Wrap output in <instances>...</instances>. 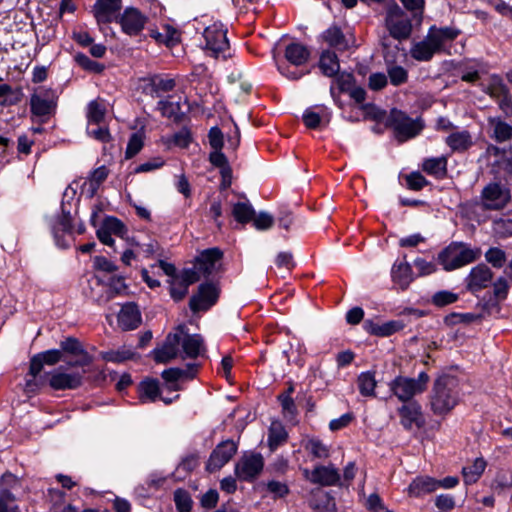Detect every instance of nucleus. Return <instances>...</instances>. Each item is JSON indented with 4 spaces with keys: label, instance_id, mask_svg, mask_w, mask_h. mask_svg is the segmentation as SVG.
Masks as SVG:
<instances>
[{
    "label": "nucleus",
    "instance_id": "19",
    "mask_svg": "<svg viewBox=\"0 0 512 512\" xmlns=\"http://www.w3.org/2000/svg\"><path fill=\"white\" fill-rule=\"evenodd\" d=\"M122 7V0H97L93 6V14L98 24L113 21Z\"/></svg>",
    "mask_w": 512,
    "mask_h": 512
},
{
    "label": "nucleus",
    "instance_id": "12",
    "mask_svg": "<svg viewBox=\"0 0 512 512\" xmlns=\"http://www.w3.org/2000/svg\"><path fill=\"white\" fill-rule=\"evenodd\" d=\"M175 333L179 334V347L181 346L184 357L195 359L205 351L201 335L188 334L184 325H179Z\"/></svg>",
    "mask_w": 512,
    "mask_h": 512
},
{
    "label": "nucleus",
    "instance_id": "18",
    "mask_svg": "<svg viewBox=\"0 0 512 512\" xmlns=\"http://www.w3.org/2000/svg\"><path fill=\"white\" fill-rule=\"evenodd\" d=\"M31 112L39 117L50 115L56 108V97L51 91L35 93L30 99Z\"/></svg>",
    "mask_w": 512,
    "mask_h": 512
},
{
    "label": "nucleus",
    "instance_id": "20",
    "mask_svg": "<svg viewBox=\"0 0 512 512\" xmlns=\"http://www.w3.org/2000/svg\"><path fill=\"white\" fill-rule=\"evenodd\" d=\"M487 133L491 139L498 143L512 140V125L499 116L487 118Z\"/></svg>",
    "mask_w": 512,
    "mask_h": 512
},
{
    "label": "nucleus",
    "instance_id": "48",
    "mask_svg": "<svg viewBox=\"0 0 512 512\" xmlns=\"http://www.w3.org/2000/svg\"><path fill=\"white\" fill-rule=\"evenodd\" d=\"M493 165H497L500 170L512 176V144L503 150L502 158L495 160Z\"/></svg>",
    "mask_w": 512,
    "mask_h": 512
},
{
    "label": "nucleus",
    "instance_id": "47",
    "mask_svg": "<svg viewBox=\"0 0 512 512\" xmlns=\"http://www.w3.org/2000/svg\"><path fill=\"white\" fill-rule=\"evenodd\" d=\"M15 496L9 490L0 491V512H14L17 509Z\"/></svg>",
    "mask_w": 512,
    "mask_h": 512
},
{
    "label": "nucleus",
    "instance_id": "49",
    "mask_svg": "<svg viewBox=\"0 0 512 512\" xmlns=\"http://www.w3.org/2000/svg\"><path fill=\"white\" fill-rule=\"evenodd\" d=\"M252 222L257 230H267L273 226L274 218L267 212H260L257 215L254 214Z\"/></svg>",
    "mask_w": 512,
    "mask_h": 512
},
{
    "label": "nucleus",
    "instance_id": "34",
    "mask_svg": "<svg viewBox=\"0 0 512 512\" xmlns=\"http://www.w3.org/2000/svg\"><path fill=\"white\" fill-rule=\"evenodd\" d=\"M486 467V461L483 458H476L472 465L463 467L462 474L466 484L477 482Z\"/></svg>",
    "mask_w": 512,
    "mask_h": 512
},
{
    "label": "nucleus",
    "instance_id": "54",
    "mask_svg": "<svg viewBox=\"0 0 512 512\" xmlns=\"http://www.w3.org/2000/svg\"><path fill=\"white\" fill-rule=\"evenodd\" d=\"M406 182L410 189L412 190H421L428 184V181L425 177L419 172H413L406 176Z\"/></svg>",
    "mask_w": 512,
    "mask_h": 512
},
{
    "label": "nucleus",
    "instance_id": "28",
    "mask_svg": "<svg viewBox=\"0 0 512 512\" xmlns=\"http://www.w3.org/2000/svg\"><path fill=\"white\" fill-rule=\"evenodd\" d=\"M139 399L142 403L154 402L160 396L159 382L147 378L138 386Z\"/></svg>",
    "mask_w": 512,
    "mask_h": 512
},
{
    "label": "nucleus",
    "instance_id": "55",
    "mask_svg": "<svg viewBox=\"0 0 512 512\" xmlns=\"http://www.w3.org/2000/svg\"><path fill=\"white\" fill-rule=\"evenodd\" d=\"M307 449L316 458H327L329 455L327 447L319 440H310Z\"/></svg>",
    "mask_w": 512,
    "mask_h": 512
},
{
    "label": "nucleus",
    "instance_id": "50",
    "mask_svg": "<svg viewBox=\"0 0 512 512\" xmlns=\"http://www.w3.org/2000/svg\"><path fill=\"white\" fill-rule=\"evenodd\" d=\"M143 147V140L140 134L134 133L130 137L127 148H126V158L134 157Z\"/></svg>",
    "mask_w": 512,
    "mask_h": 512
},
{
    "label": "nucleus",
    "instance_id": "42",
    "mask_svg": "<svg viewBox=\"0 0 512 512\" xmlns=\"http://www.w3.org/2000/svg\"><path fill=\"white\" fill-rule=\"evenodd\" d=\"M133 352L128 349L110 350L101 352L100 356L103 360L114 363H121L133 357Z\"/></svg>",
    "mask_w": 512,
    "mask_h": 512
},
{
    "label": "nucleus",
    "instance_id": "46",
    "mask_svg": "<svg viewBox=\"0 0 512 512\" xmlns=\"http://www.w3.org/2000/svg\"><path fill=\"white\" fill-rule=\"evenodd\" d=\"M457 300H458L457 294L450 292V291L442 290V291L436 292L432 296L431 302L437 307H444L446 305L456 302Z\"/></svg>",
    "mask_w": 512,
    "mask_h": 512
},
{
    "label": "nucleus",
    "instance_id": "7",
    "mask_svg": "<svg viewBox=\"0 0 512 512\" xmlns=\"http://www.w3.org/2000/svg\"><path fill=\"white\" fill-rule=\"evenodd\" d=\"M386 26L390 35L398 40L408 38L412 30L409 18L396 3L388 6Z\"/></svg>",
    "mask_w": 512,
    "mask_h": 512
},
{
    "label": "nucleus",
    "instance_id": "44",
    "mask_svg": "<svg viewBox=\"0 0 512 512\" xmlns=\"http://www.w3.org/2000/svg\"><path fill=\"white\" fill-rule=\"evenodd\" d=\"M485 259L495 268H501L506 262V253L497 247L490 248L485 253Z\"/></svg>",
    "mask_w": 512,
    "mask_h": 512
},
{
    "label": "nucleus",
    "instance_id": "14",
    "mask_svg": "<svg viewBox=\"0 0 512 512\" xmlns=\"http://www.w3.org/2000/svg\"><path fill=\"white\" fill-rule=\"evenodd\" d=\"M217 298L218 291L213 284H202L199 286L198 294L190 298V309L193 312L207 310L216 303Z\"/></svg>",
    "mask_w": 512,
    "mask_h": 512
},
{
    "label": "nucleus",
    "instance_id": "16",
    "mask_svg": "<svg viewBox=\"0 0 512 512\" xmlns=\"http://www.w3.org/2000/svg\"><path fill=\"white\" fill-rule=\"evenodd\" d=\"M493 272L485 264H478L473 267L466 278L467 289L471 292L480 291L491 283Z\"/></svg>",
    "mask_w": 512,
    "mask_h": 512
},
{
    "label": "nucleus",
    "instance_id": "41",
    "mask_svg": "<svg viewBox=\"0 0 512 512\" xmlns=\"http://www.w3.org/2000/svg\"><path fill=\"white\" fill-rule=\"evenodd\" d=\"M485 92L489 94L490 97L498 100L504 95H507L509 90L503 83V80L500 77L494 75L490 78L489 84L485 88Z\"/></svg>",
    "mask_w": 512,
    "mask_h": 512
},
{
    "label": "nucleus",
    "instance_id": "26",
    "mask_svg": "<svg viewBox=\"0 0 512 512\" xmlns=\"http://www.w3.org/2000/svg\"><path fill=\"white\" fill-rule=\"evenodd\" d=\"M436 491V479L430 476H418L408 486L410 497H422Z\"/></svg>",
    "mask_w": 512,
    "mask_h": 512
},
{
    "label": "nucleus",
    "instance_id": "59",
    "mask_svg": "<svg viewBox=\"0 0 512 512\" xmlns=\"http://www.w3.org/2000/svg\"><path fill=\"white\" fill-rule=\"evenodd\" d=\"M209 143L214 150H221L223 147V133L218 127H213L209 131Z\"/></svg>",
    "mask_w": 512,
    "mask_h": 512
},
{
    "label": "nucleus",
    "instance_id": "23",
    "mask_svg": "<svg viewBox=\"0 0 512 512\" xmlns=\"http://www.w3.org/2000/svg\"><path fill=\"white\" fill-rule=\"evenodd\" d=\"M401 424L406 429L413 426L420 427L423 424L421 407L416 402H409L399 408Z\"/></svg>",
    "mask_w": 512,
    "mask_h": 512
},
{
    "label": "nucleus",
    "instance_id": "5",
    "mask_svg": "<svg viewBox=\"0 0 512 512\" xmlns=\"http://www.w3.org/2000/svg\"><path fill=\"white\" fill-rule=\"evenodd\" d=\"M205 39V49L215 57L226 59L229 54V41L227 39V30L221 23H213L205 28L203 32Z\"/></svg>",
    "mask_w": 512,
    "mask_h": 512
},
{
    "label": "nucleus",
    "instance_id": "25",
    "mask_svg": "<svg viewBox=\"0 0 512 512\" xmlns=\"http://www.w3.org/2000/svg\"><path fill=\"white\" fill-rule=\"evenodd\" d=\"M284 57L291 65L299 67L308 62L310 51L305 45L293 42L286 46Z\"/></svg>",
    "mask_w": 512,
    "mask_h": 512
},
{
    "label": "nucleus",
    "instance_id": "10",
    "mask_svg": "<svg viewBox=\"0 0 512 512\" xmlns=\"http://www.w3.org/2000/svg\"><path fill=\"white\" fill-rule=\"evenodd\" d=\"M263 466L264 460L260 454L243 455L235 466V474L240 480L251 481L260 474Z\"/></svg>",
    "mask_w": 512,
    "mask_h": 512
},
{
    "label": "nucleus",
    "instance_id": "30",
    "mask_svg": "<svg viewBox=\"0 0 512 512\" xmlns=\"http://www.w3.org/2000/svg\"><path fill=\"white\" fill-rule=\"evenodd\" d=\"M198 365L188 364L185 369L169 368L162 372V378L168 383H175L179 379H192L197 373Z\"/></svg>",
    "mask_w": 512,
    "mask_h": 512
},
{
    "label": "nucleus",
    "instance_id": "64",
    "mask_svg": "<svg viewBox=\"0 0 512 512\" xmlns=\"http://www.w3.org/2000/svg\"><path fill=\"white\" fill-rule=\"evenodd\" d=\"M303 121L307 128L315 129L319 126L321 117L311 110H306L303 114Z\"/></svg>",
    "mask_w": 512,
    "mask_h": 512
},
{
    "label": "nucleus",
    "instance_id": "24",
    "mask_svg": "<svg viewBox=\"0 0 512 512\" xmlns=\"http://www.w3.org/2000/svg\"><path fill=\"white\" fill-rule=\"evenodd\" d=\"M141 323V314L134 303L123 305L118 314V324L123 330H133Z\"/></svg>",
    "mask_w": 512,
    "mask_h": 512
},
{
    "label": "nucleus",
    "instance_id": "35",
    "mask_svg": "<svg viewBox=\"0 0 512 512\" xmlns=\"http://www.w3.org/2000/svg\"><path fill=\"white\" fill-rule=\"evenodd\" d=\"M287 439V432L279 421H273L269 428L268 444L271 450H275Z\"/></svg>",
    "mask_w": 512,
    "mask_h": 512
},
{
    "label": "nucleus",
    "instance_id": "52",
    "mask_svg": "<svg viewBox=\"0 0 512 512\" xmlns=\"http://www.w3.org/2000/svg\"><path fill=\"white\" fill-rule=\"evenodd\" d=\"M87 133L94 139L107 143L111 139L110 132L107 127L99 126L97 128H93V125H87Z\"/></svg>",
    "mask_w": 512,
    "mask_h": 512
},
{
    "label": "nucleus",
    "instance_id": "8",
    "mask_svg": "<svg viewBox=\"0 0 512 512\" xmlns=\"http://www.w3.org/2000/svg\"><path fill=\"white\" fill-rule=\"evenodd\" d=\"M237 444L233 440L219 443L210 454L206 463V470L210 473L220 470L237 452Z\"/></svg>",
    "mask_w": 512,
    "mask_h": 512
},
{
    "label": "nucleus",
    "instance_id": "3",
    "mask_svg": "<svg viewBox=\"0 0 512 512\" xmlns=\"http://www.w3.org/2000/svg\"><path fill=\"white\" fill-rule=\"evenodd\" d=\"M480 255V249H472L463 243H452L438 255V260L444 270L452 271L476 261Z\"/></svg>",
    "mask_w": 512,
    "mask_h": 512
},
{
    "label": "nucleus",
    "instance_id": "61",
    "mask_svg": "<svg viewBox=\"0 0 512 512\" xmlns=\"http://www.w3.org/2000/svg\"><path fill=\"white\" fill-rule=\"evenodd\" d=\"M40 357L47 365H55L62 359V351L57 349L47 350L39 353Z\"/></svg>",
    "mask_w": 512,
    "mask_h": 512
},
{
    "label": "nucleus",
    "instance_id": "60",
    "mask_svg": "<svg viewBox=\"0 0 512 512\" xmlns=\"http://www.w3.org/2000/svg\"><path fill=\"white\" fill-rule=\"evenodd\" d=\"M218 497H219V495L216 490L211 489V490L207 491L205 494L202 495V497L200 499L201 506L204 509L214 508L218 502Z\"/></svg>",
    "mask_w": 512,
    "mask_h": 512
},
{
    "label": "nucleus",
    "instance_id": "2",
    "mask_svg": "<svg viewBox=\"0 0 512 512\" xmlns=\"http://www.w3.org/2000/svg\"><path fill=\"white\" fill-rule=\"evenodd\" d=\"M458 403L457 380L452 376L439 377L433 387L430 405L437 415L449 413Z\"/></svg>",
    "mask_w": 512,
    "mask_h": 512
},
{
    "label": "nucleus",
    "instance_id": "21",
    "mask_svg": "<svg viewBox=\"0 0 512 512\" xmlns=\"http://www.w3.org/2000/svg\"><path fill=\"white\" fill-rule=\"evenodd\" d=\"M83 374L54 371L50 374L49 385L55 390L76 389L82 385Z\"/></svg>",
    "mask_w": 512,
    "mask_h": 512
},
{
    "label": "nucleus",
    "instance_id": "53",
    "mask_svg": "<svg viewBox=\"0 0 512 512\" xmlns=\"http://www.w3.org/2000/svg\"><path fill=\"white\" fill-rule=\"evenodd\" d=\"M509 283L508 280L504 277H499L493 283V294L499 300L506 299L509 291Z\"/></svg>",
    "mask_w": 512,
    "mask_h": 512
},
{
    "label": "nucleus",
    "instance_id": "43",
    "mask_svg": "<svg viewBox=\"0 0 512 512\" xmlns=\"http://www.w3.org/2000/svg\"><path fill=\"white\" fill-rule=\"evenodd\" d=\"M188 285L180 278L173 277L170 281V295L175 301L182 300L188 292Z\"/></svg>",
    "mask_w": 512,
    "mask_h": 512
},
{
    "label": "nucleus",
    "instance_id": "38",
    "mask_svg": "<svg viewBox=\"0 0 512 512\" xmlns=\"http://www.w3.org/2000/svg\"><path fill=\"white\" fill-rule=\"evenodd\" d=\"M254 214L255 211L248 202H237L232 207V215L241 224L252 221Z\"/></svg>",
    "mask_w": 512,
    "mask_h": 512
},
{
    "label": "nucleus",
    "instance_id": "6",
    "mask_svg": "<svg viewBox=\"0 0 512 512\" xmlns=\"http://www.w3.org/2000/svg\"><path fill=\"white\" fill-rule=\"evenodd\" d=\"M428 381L429 376L425 372H421L416 379L399 376L391 382L390 389L399 400L406 402L422 393Z\"/></svg>",
    "mask_w": 512,
    "mask_h": 512
},
{
    "label": "nucleus",
    "instance_id": "36",
    "mask_svg": "<svg viewBox=\"0 0 512 512\" xmlns=\"http://www.w3.org/2000/svg\"><path fill=\"white\" fill-rule=\"evenodd\" d=\"M325 42L330 46L345 50L348 47V43L345 40V36L337 26L328 28L322 35Z\"/></svg>",
    "mask_w": 512,
    "mask_h": 512
},
{
    "label": "nucleus",
    "instance_id": "63",
    "mask_svg": "<svg viewBox=\"0 0 512 512\" xmlns=\"http://www.w3.org/2000/svg\"><path fill=\"white\" fill-rule=\"evenodd\" d=\"M278 398L281 402L284 413L286 415L294 416L296 414V406L291 396H289V394H281Z\"/></svg>",
    "mask_w": 512,
    "mask_h": 512
},
{
    "label": "nucleus",
    "instance_id": "40",
    "mask_svg": "<svg viewBox=\"0 0 512 512\" xmlns=\"http://www.w3.org/2000/svg\"><path fill=\"white\" fill-rule=\"evenodd\" d=\"M358 388L363 396L369 397L374 395V389L376 387V380L374 373L363 372L358 376Z\"/></svg>",
    "mask_w": 512,
    "mask_h": 512
},
{
    "label": "nucleus",
    "instance_id": "39",
    "mask_svg": "<svg viewBox=\"0 0 512 512\" xmlns=\"http://www.w3.org/2000/svg\"><path fill=\"white\" fill-rule=\"evenodd\" d=\"M109 175V170L106 166H100L93 170L89 177L88 183L90 186V196H94L99 188V186L107 179Z\"/></svg>",
    "mask_w": 512,
    "mask_h": 512
},
{
    "label": "nucleus",
    "instance_id": "27",
    "mask_svg": "<svg viewBox=\"0 0 512 512\" xmlns=\"http://www.w3.org/2000/svg\"><path fill=\"white\" fill-rule=\"evenodd\" d=\"M392 279L400 286L401 289H406L413 280L412 268L407 262L395 263L392 267Z\"/></svg>",
    "mask_w": 512,
    "mask_h": 512
},
{
    "label": "nucleus",
    "instance_id": "32",
    "mask_svg": "<svg viewBox=\"0 0 512 512\" xmlns=\"http://www.w3.org/2000/svg\"><path fill=\"white\" fill-rule=\"evenodd\" d=\"M319 67L322 73L327 77L335 76L340 69L337 55L329 50L322 52L319 60Z\"/></svg>",
    "mask_w": 512,
    "mask_h": 512
},
{
    "label": "nucleus",
    "instance_id": "11",
    "mask_svg": "<svg viewBox=\"0 0 512 512\" xmlns=\"http://www.w3.org/2000/svg\"><path fill=\"white\" fill-rule=\"evenodd\" d=\"M148 18L134 7L126 8L119 17L122 31L129 36H137L144 29Z\"/></svg>",
    "mask_w": 512,
    "mask_h": 512
},
{
    "label": "nucleus",
    "instance_id": "56",
    "mask_svg": "<svg viewBox=\"0 0 512 512\" xmlns=\"http://www.w3.org/2000/svg\"><path fill=\"white\" fill-rule=\"evenodd\" d=\"M435 506L439 510H453L456 507V503L452 495L440 494L435 498Z\"/></svg>",
    "mask_w": 512,
    "mask_h": 512
},
{
    "label": "nucleus",
    "instance_id": "45",
    "mask_svg": "<svg viewBox=\"0 0 512 512\" xmlns=\"http://www.w3.org/2000/svg\"><path fill=\"white\" fill-rule=\"evenodd\" d=\"M174 501L179 512H190L192 508V499L185 490L178 489L174 493Z\"/></svg>",
    "mask_w": 512,
    "mask_h": 512
},
{
    "label": "nucleus",
    "instance_id": "29",
    "mask_svg": "<svg viewBox=\"0 0 512 512\" xmlns=\"http://www.w3.org/2000/svg\"><path fill=\"white\" fill-rule=\"evenodd\" d=\"M422 170L429 175L443 178L447 174V158L445 156L427 158L422 163Z\"/></svg>",
    "mask_w": 512,
    "mask_h": 512
},
{
    "label": "nucleus",
    "instance_id": "51",
    "mask_svg": "<svg viewBox=\"0 0 512 512\" xmlns=\"http://www.w3.org/2000/svg\"><path fill=\"white\" fill-rule=\"evenodd\" d=\"M388 75L393 85L398 86L406 82L407 71L401 66H392L388 69Z\"/></svg>",
    "mask_w": 512,
    "mask_h": 512
},
{
    "label": "nucleus",
    "instance_id": "17",
    "mask_svg": "<svg viewBox=\"0 0 512 512\" xmlns=\"http://www.w3.org/2000/svg\"><path fill=\"white\" fill-rule=\"evenodd\" d=\"M179 334L169 333L162 346L152 351L153 358L157 363H168L179 354Z\"/></svg>",
    "mask_w": 512,
    "mask_h": 512
},
{
    "label": "nucleus",
    "instance_id": "62",
    "mask_svg": "<svg viewBox=\"0 0 512 512\" xmlns=\"http://www.w3.org/2000/svg\"><path fill=\"white\" fill-rule=\"evenodd\" d=\"M387 84V77L383 73H373L369 76V87L372 90H381Z\"/></svg>",
    "mask_w": 512,
    "mask_h": 512
},
{
    "label": "nucleus",
    "instance_id": "9",
    "mask_svg": "<svg viewBox=\"0 0 512 512\" xmlns=\"http://www.w3.org/2000/svg\"><path fill=\"white\" fill-rule=\"evenodd\" d=\"M508 189L498 183H490L482 191L483 206L489 210L503 209L510 201Z\"/></svg>",
    "mask_w": 512,
    "mask_h": 512
},
{
    "label": "nucleus",
    "instance_id": "58",
    "mask_svg": "<svg viewBox=\"0 0 512 512\" xmlns=\"http://www.w3.org/2000/svg\"><path fill=\"white\" fill-rule=\"evenodd\" d=\"M404 324L400 321H389L384 324H381L380 329H378L379 336L386 337L390 336L393 333L400 331L403 329Z\"/></svg>",
    "mask_w": 512,
    "mask_h": 512
},
{
    "label": "nucleus",
    "instance_id": "57",
    "mask_svg": "<svg viewBox=\"0 0 512 512\" xmlns=\"http://www.w3.org/2000/svg\"><path fill=\"white\" fill-rule=\"evenodd\" d=\"M151 83L155 91L168 92L173 90L175 87V81L171 78L163 79L159 77H153L151 79Z\"/></svg>",
    "mask_w": 512,
    "mask_h": 512
},
{
    "label": "nucleus",
    "instance_id": "13",
    "mask_svg": "<svg viewBox=\"0 0 512 512\" xmlns=\"http://www.w3.org/2000/svg\"><path fill=\"white\" fill-rule=\"evenodd\" d=\"M303 476L309 482L322 486L336 485L340 481V474L333 465H319L313 470L303 469Z\"/></svg>",
    "mask_w": 512,
    "mask_h": 512
},
{
    "label": "nucleus",
    "instance_id": "37",
    "mask_svg": "<svg viewBox=\"0 0 512 512\" xmlns=\"http://www.w3.org/2000/svg\"><path fill=\"white\" fill-rule=\"evenodd\" d=\"M106 115L105 106L98 100H93L87 107L88 125H99L103 122Z\"/></svg>",
    "mask_w": 512,
    "mask_h": 512
},
{
    "label": "nucleus",
    "instance_id": "4",
    "mask_svg": "<svg viewBox=\"0 0 512 512\" xmlns=\"http://www.w3.org/2000/svg\"><path fill=\"white\" fill-rule=\"evenodd\" d=\"M389 124L394 129L395 137L399 142L416 137L424 128L420 118L413 119L397 109L391 110Z\"/></svg>",
    "mask_w": 512,
    "mask_h": 512
},
{
    "label": "nucleus",
    "instance_id": "31",
    "mask_svg": "<svg viewBox=\"0 0 512 512\" xmlns=\"http://www.w3.org/2000/svg\"><path fill=\"white\" fill-rule=\"evenodd\" d=\"M446 143L453 151L463 152L472 146L473 141L468 131H460L450 134Z\"/></svg>",
    "mask_w": 512,
    "mask_h": 512
},
{
    "label": "nucleus",
    "instance_id": "33",
    "mask_svg": "<svg viewBox=\"0 0 512 512\" xmlns=\"http://www.w3.org/2000/svg\"><path fill=\"white\" fill-rule=\"evenodd\" d=\"M127 289L124 278L120 276H113L109 281V288L105 294L96 299L97 303L102 305L108 303L115 295L123 293Z\"/></svg>",
    "mask_w": 512,
    "mask_h": 512
},
{
    "label": "nucleus",
    "instance_id": "22",
    "mask_svg": "<svg viewBox=\"0 0 512 512\" xmlns=\"http://www.w3.org/2000/svg\"><path fill=\"white\" fill-rule=\"evenodd\" d=\"M223 257V252L218 248H210L202 251L196 258V268L205 276L211 275L215 270V264Z\"/></svg>",
    "mask_w": 512,
    "mask_h": 512
},
{
    "label": "nucleus",
    "instance_id": "15",
    "mask_svg": "<svg viewBox=\"0 0 512 512\" xmlns=\"http://www.w3.org/2000/svg\"><path fill=\"white\" fill-rule=\"evenodd\" d=\"M61 351L71 355L78 356V359L70 362L71 367H84L92 363L93 358L83 348L80 341L75 337H68L60 343Z\"/></svg>",
    "mask_w": 512,
    "mask_h": 512
},
{
    "label": "nucleus",
    "instance_id": "1",
    "mask_svg": "<svg viewBox=\"0 0 512 512\" xmlns=\"http://www.w3.org/2000/svg\"><path fill=\"white\" fill-rule=\"evenodd\" d=\"M459 35L453 27H431L426 37L411 48V56L418 61H429L433 55L443 51L446 43L452 42Z\"/></svg>",
    "mask_w": 512,
    "mask_h": 512
}]
</instances>
